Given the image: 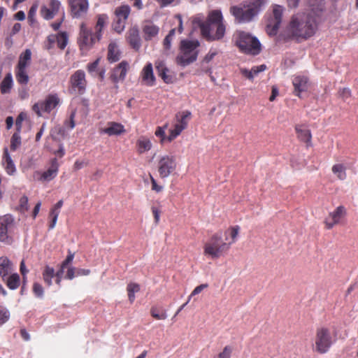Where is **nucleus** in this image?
<instances>
[{
  "mask_svg": "<svg viewBox=\"0 0 358 358\" xmlns=\"http://www.w3.org/2000/svg\"><path fill=\"white\" fill-rule=\"evenodd\" d=\"M97 39V34H92V31L89 29L85 24L80 26V36L78 40L79 47L81 50H88L95 43Z\"/></svg>",
  "mask_w": 358,
  "mask_h": 358,
  "instance_id": "12",
  "label": "nucleus"
},
{
  "mask_svg": "<svg viewBox=\"0 0 358 358\" xmlns=\"http://www.w3.org/2000/svg\"><path fill=\"white\" fill-rule=\"evenodd\" d=\"M64 270V269H62L60 267V269L57 273L55 272V277L56 278L55 282L58 285H60V284H61L62 277V274H63Z\"/></svg>",
  "mask_w": 358,
  "mask_h": 358,
  "instance_id": "63",
  "label": "nucleus"
},
{
  "mask_svg": "<svg viewBox=\"0 0 358 358\" xmlns=\"http://www.w3.org/2000/svg\"><path fill=\"white\" fill-rule=\"evenodd\" d=\"M150 181L152 185V190L156 192H160L163 189V187L161 185H159L157 183L156 180L150 175Z\"/></svg>",
  "mask_w": 358,
  "mask_h": 358,
  "instance_id": "58",
  "label": "nucleus"
},
{
  "mask_svg": "<svg viewBox=\"0 0 358 358\" xmlns=\"http://www.w3.org/2000/svg\"><path fill=\"white\" fill-rule=\"evenodd\" d=\"M27 68L15 67V74L17 82L20 85H27L29 81Z\"/></svg>",
  "mask_w": 358,
  "mask_h": 358,
  "instance_id": "29",
  "label": "nucleus"
},
{
  "mask_svg": "<svg viewBox=\"0 0 358 358\" xmlns=\"http://www.w3.org/2000/svg\"><path fill=\"white\" fill-rule=\"evenodd\" d=\"M252 71L255 76L257 75L259 72L264 71L266 69V66L265 64H262L259 66H256L252 67Z\"/></svg>",
  "mask_w": 358,
  "mask_h": 358,
  "instance_id": "62",
  "label": "nucleus"
},
{
  "mask_svg": "<svg viewBox=\"0 0 358 358\" xmlns=\"http://www.w3.org/2000/svg\"><path fill=\"white\" fill-rule=\"evenodd\" d=\"M2 280L12 290L17 289L20 285V278L17 273H11L10 275L6 276L5 280Z\"/></svg>",
  "mask_w": 358,
  "mask_h": 358,
  "instance_id": "31",
  "label": "nucleus"
},
{
  "mask_svg": "<svg viewBox=\"0 0 358 358\" xmlns=\"http://www.w3.org/2000/svg\"><path fill=\"white\" fill-rule=\"evenodd\" d=\"M236 45L241 52L245 53L257 55L261 51V43L259 40L245 31L237 33Z\"/></svg>",
  "mask_w": 358,
  "mask_h": 358,
  "instance_id": "4",
  "label": "nucleus"
},
{
  "mask_svg": "<svg viewBox=\"0 0 358 358\" xmlns=\"http://www.w3.org/2000/svg\"><path fill=\"white\" fill-rule=\"evenodd\" d=\"M129 69V63L127 61H122L111 71L110 79L113 83L123 81L127 76Z\"/></svg>",
  "mask_w": 358,
  "mask_h": 358,
  "instance_id": "16",
  "label": "nucleus"
},
{
  "mask_svg": "<svg viewBox=\"0 0 358 358\" xmlns=\"http://www.w3.org/2000/svg\"><path fill=\"white\" fill-rule=\"evenodd\" d=\"M36 10H37V5H36V4L33 5L29 10L28 20L31 22H33L35 20L34 17H35V15L36 13Z\"/></svg>",
  "mask_w": 358,
  "mask_h": 358,
  "instance_id": "56",
  "label": "nucleus"
},
{
  "mask_svg": "<svg viewBox=\"0 0 358 358\" xmlns=\"http://www.w3.org/2000/svg\"><path fill=\"white\" fill-rule=\"evenodd\" d=\"M168 127V124H166L163 127H157L155 134L157 137L160 138V143L164 144L166 142H168V136H166L165 134V130Z\"/></svg>",
  "mask_w": 358,
  "mask_h": 358,
  "instance_id": "43",
  "label": "nucleus"
},
{
  "mask_svg": "<svg viewBox=\"0 0 358 358\" xmlns=\"http://www.w3.org/2000/svg\"><path fill=\"white\" fill-rule=\"evenodd\" d=\"M267 0H252L248 5L251 8H255L258 14L261 7L264 6Z\"/></svg>",
  "mask_w": 358,
  "mask_h": 358,
  "instance_id": "52",
  "label": "nucleus"
},
{
  "mask_svg": "<svg viewBox=\"0 0 358 358\" xmlns=\"http://www.w3.org/2000/svg\"><path fill=\"white\" fill-rule=\"evenodd\" d=\"M60 7V2L57 0H50L49 8L43 6L41 8V15L46 20H50L58 13Z\"/></svg>",
  "mask_w": 358,
  "mask_h": 358,
  "instance_id": "23",
  "label": "nucleus"
},
{
  "mask_svg": "<svg viewBox=\"0 0 358 358\" xmlns=\"http://www.w3.org/2000/svg\"><path fill=\"white\" fill-rule=\"evenodd\" d=\"M339 94L341 98L345 101L351 96V90L349 88H343L339 90Z\"/></svg>",
  "mask_w": 358,
  "mask_h": 358,
  "instance_id": "57",
  "label": "nucleus"
},
{
  "mask_svg": "<svg viewBox=\"0 0 358 358\" xmlns=\"http://www.w3.org/2000/svg\"><path fill=\"white\" fill-rule=\"evenodd\" d=\"M71 14L73 17H80L85 15L88 10L87 0H68Z\"/></svg>",
  "mask_w": 358,
  "mask_h": 358,
  "instance_id": "15",
  "label": "nucleus"
},
{
  "mask_svg": "<svg viewBox=\"0 0 358 358\" xmlns=\"http://www.w3.org/2000/svg\"><path fill=\"white\" fill-rule=\"evenodd\" d=\"M126 39L132 49L136 52L140 50L142 45V41L137 27H131L128 30Z\"/></svg>",
  "mask_w": 358,
  "mask_h": 358,
  "instance_id": "17",
  "label": "nucleus"
},
{
  "mask_svg": "<svg viewBox=\"0 0 358 358\" xmlns=\"http://www.w3.org/2000/svg\"><path fill=\"white\" fill-rule=\"evenodd\" d=\"M15 229L13 217L7 214L0 217V241L10 243Z\"/></svg>",
  "mask_w": 358,
  "mask_h": 358,
  "instance_id": "8",
  "label": "nucleus"
},
{
  "mask_svg": "<svg viewBox=\"0 0 358 358\" xmlns=\"http://www.w3.org/2000/svg\"><path fill=\"white\" fill-rule=\"evenodd\" d=\"M68 42V36L65 32H61L57 35V47L61 50H64Z\"/></svg>",
  "mask_w": 358,
  "mask_h": 358,
  "instance_id": "44",
  "label": "nucleus"
},
{
  "mask_svg": "<svg viewBox=\"0 0 358 358\" xmlns=\"http://www.w3.org/2000/svg\"><path fill=\"white\" fill-rule=\"evenodd\" d=\"M142 83L147 86H153L155 84V77L153 73L152 64L148 63L141 72Z\"/></svg>",
  "mask_w": 358,
  "mask_h": 358,
  "instance_id": "20",
  "label": "nucleus"
},
{
  "mask_svg": "<svg viewBox=\"0 0 358 358\" xmlns=\"http://www.w3.org/2000/svg\"><path fill=\"white\" fill-rule=\"evenodd\" d=\"M58 169L59 163L57 159L56 158L52 159L50 168L42 173L40 180L42 181H50L52 180L56 177Z\"/></svg>",
  "mask_w": 358,
  "mask_h": 358,
  "instance_id": "24",
  "label": "nucleus"
},
{
  "mask_svg": "<svg viewBox=\"0 0 358 358\" xmlns=\"http://www.w3.org/2000/svg\"><path fill=\"white\" fill-rule=\"evenodd\" d=\"M177 168L176 158L173 155L161 156L157 162V170L161 178H166L175 172Z\"/></svg>",
  "mask_w": 358,
  "mask_h": 358,
  "instance_id": "10",
  "label": "nucleus"
},
{
  "mask_svg": "<svg viewBox=\"0 0 358 358\" xmlns=\"http://www.w3.org/2000/svg\"><path fill=\"white\" fill-rule=\"evenodd\" d=\"M99 62L100 58H97L95 61L87 65V70L90 74L93 75L94 73L98 72Z\"/></svg>",
  "mask_w": 358,
  "mask_h": 358,
  "instance_id": "50",
  "label": "nucleus"
},
{
  "mask_svg": "<svg viewBox=\"0 0 358 358\" xmlns=\"http://www.w3.org/2000/svg\"><path fill=\"white\" fill-rule=\"evenodd\" d=\"M59 103L60 99L57 94H50L44 100L34 103L32 110L38 117H41L43 113H50Z\"/></svg>",
  "mask_w": 358,
  "mask_h": 358,
  "instance_id": "9",
  "label": "nucleus"
},
{
  "mask_svg": "<svg viewBox=\"0 0 358 358\" xmlns=\"http://www.w3.org/2000/svg\"><path fill=\"white\" fill-rule=\"evenodd\" d=\"M63 206V201L59 200L50 210L49 216L52 218V221L49 224V229H52L57 223V220L60 212V208Z\"/></svg>",
  "mask_w": 358,
  "mask_h": 358,
  "instance_id": "30",
  "label": "nucleus"
},
{
  "mask_svg": "<svg viewBox=\"0 0 358 358\" xmlns=\"http://www.w3.org/2000/svg\"><path fill=\"white\" fill-rule=\"evenodd\" d=\"M151 210L154 216L155 223L156 224H159L160 220L161 210L158 207L155 206H152L151 207Z\"/></svg>",
  "mask_w": 358,
  "mask_h": 358,
  "instance_id": "54",
  "label": "nucleus"
},
{
  "mask_svg": "<svg viewBox=\"0 0 358 358\" xmlns=\"http://www.w3.org/2000/svg\"><path fill=\"white\" fill-rule=\"evenodd\" d=\"M24 120V116L22 113H20L15 120L16 132L20 133L22 122Z\"/></svg>",
  "mask_w": 358,
  "mask_h": 358,
  "instance_id": "55",
  "label": "nucleus"
},
{
  "mask_svg": "<svg viewBox=\"0 0 358 358\" xmlns=\"http://www.w3.org/2000/svg\"><path fill=\"white\" fill-rule=\"evenodd\" d=\"M294 94L300 97V94L308 89V78L304 76H296L292 80Z\"/></svg>",
  "mask_w": 358,
  "mask_h": 358,
  "instance_id": "22",
  "label": "nucleus"
},
{
  "mask_svg": "<svg viewBox=\"0 0 358 358\" xmlns=\"http://www.w3.org/2000/svg\"><path fill=\"white\" fill-rule=\"evenodd\" d=\"M108 20V17L106 14L99 15L97 16V21L95 26L96 34H97V39L99 40L101 36L102 29L106 26Z\"/></svg>",
  "mask_w": 358,
  "mask_h": 358,
  "instance_id": "35",
  "label": "nucleus"
},
{
  "mask_svg": "<svg viewBox=\"0 0 358 358\" xmlns=\"http://www.w3.org/2000/svg\"><path fill=\"white\" fill-rule=\"evenodd\" d=\"M43 280L48 287L52 285V280L55 278V269L49 266H45L43 273Z\"/></svg>",
  "mask_w": 358,
  "mask_h": 358,
  "instance_id": "37",
  "label": "nucleus"
},
{
  "mask_svg": "<svg viewBox=\"0 0 358 358\" xmlns=\"http://www.w3.org/2000/svg\"><path fill=\"white\" fill-rule=\"evenodd\" d=\"M69 92L72 94L83 95L85 93L87 86L86 75L83 70L76 71L69 78Z\"/></svg>",
  "mask_w": 358,
  "mask_h": 358,
  "instance_id": "7",
  "label": "nucleus"
},
{
  "mask_svg": "<svg viewBox=\"0 0 358 358\" xmlns=\"http://www.w3.org/2000/svg\"><path fill=\"white\" fill-rule=\"evenodd\" d=\"M283 7L275 4L273 6L272 13L268 17L266 31L269 36L276 35L282 22Z\"/></svg>",
  "mask_w": 358,
  "mask_h": 358,
  "instance_id": "11",
  "label": "nucleus"
},
{
  "mask_svg": "<svg viewBox=\"0 0 358 358\" xmlns=\"http://www.w3.org/2000/svg\"><path fill=\"white\" fill-rule=\"evenodd\" d=\"M143 38L146 41H150L155 38L159 32V28L152 22H145L142 27Z\"/></svg>",
  "mask_w": 358,
  "mask_h": 358,
  "instance_id": "19",
  "label": "nucleus"
},
{
  "mask_svg": "<svg viewBox=\"0 0 358 358\" xmlns=\"http://www.w3.org/2000/svg\"><path fill=\"white\" fill-rule=\"evenodd\" d=\"M202 36L207 41H220L224 36L226 27L223 23V17L219 10L209 13L207 20L199 24Z\"/></svg>",
  "mask_w": 358,
  "mask_h": 358,
  "instance_id": "3",
  "label": "nucleus"
},
{
  "mask_svg": "<svg viewBox=\"0 0 358 358\" xmlns=\"http://www.w3.org/2000/svg\"><path fill=\"white\" fill-rule=\"evenodd\" d=\"M241 73H242L244 76H245L247 78H248V79H250V80L253 79V78H254V76H255V75H254V73H253V72H252V69H251V70H248V69H241Z\"/></svg>",
  "mask_w": 358,
  "mask_h": 358,
  "instance_id": "64",
  "label": "nucleus"
},
{
  "mask_svg": "<svg viewBox=\"0 0 358 358\" xmlns=\"http://www.w3.org/2000/svg\"><path fill=\"white\" fill-rule=\"evenodd\" d=\"M10 318V312L8 310L0 306V326L5 324Z\"/></svg>",
  "mask_w": 358,
  "mask_h": 358,
  "instance_id": "47",
  "label": "nucleus"
},
{
  "mask_svg": "<svg viewBox=\"0 0 358 358\" xmlns=\"http://www.w3.org/2000/svg\"><path fill=\"white\" fill-rule=\"evenodd\" d=\"M234 348L231 345H226L222 352L215 356L214 358H231Z\"/></svg>",
  "mask_w": 358,
  "mask_h": 358,
  "instance_id": "46",
  "label": "nucleus"
},
{
  "mask_svg": "<svg viewBox=\"0 0 358 358\" xmlns=\"http://www.w3.org/2000/svg\"><path fill=\"white\" fill-rule=\"evenodd\" d=\"M12 87H13V78H12V76L10 73H8L6 75V76L4 77V78L3 79V80L1 83V86H0L1 92L2 94L9 93Z\"/></svg>",
  "mask_w": 358,
  "mask_h": 358,
  "instance_id": "38",
  "label": "nucleus"
},
{
  "mask_svg": "<svg viewBox=\"0 0 358 358\" xmlns=\"http://www.w3.org/2000/svg\"><path fill=\"white\" fill-rule=\"evenodd\" d=\"M19 210L21 213H25L29 210L28 198L23 196L19 201Z\"/></svg>",
  "mask_w": 358,
  "mask_h": 358,
  "instance_id": "49",
  "label": "nucleus"
},
{
  "mask_svg": "<svg viewBox=\"0 0 358 358\" xmlns=\"http://www.w3.org/2000/svg\"><path fill=\"white\" fill-rule=\"evenodd\" d=\"M136 148L139 154H143L151 149V141L145 136H141L136 141Z\"/></svg>",
  "mask_w": 358,
  "mask_h": 358,
  "instance_id": "32",
  "label": "nucleus"
},
{
  "mask_svg": "<svg viewBox=\"0 0 358 358\" xmlns=\"http://www.w3.org/2000/svg\"><path fill=\"white\" fill-rule=\"evenodd\" d=\"M150 315L156 320H165L167 317L166 310L156 306L151 307Z\"/></svg>",
  "mask_w": 358,
  "mask_h": 358,
  "instance_id": "41",
  "label": "nucleus"
},
{
  "mask_svg": "<svg viewBox=\"0 0 358 358\" xmlns=\"http://www.w3.org/2000/svg\"><path fill=\"white\" fill-rule=\"evenodd\" d=\"M121 52L118 45L115 42L109 43L108 47L107 59L110 63H114L120 60Z\"/></svg>",
  "mask_w": 358,
  "mask_h": 358,
  "instance_id": "26",
  "label": "nucleus"
},
{
  "mask_svg": "<svg viewBox=\"0 0 358 358\" xmlns=\"http://www.w3.org/2000/svg\"><path fill=\"white\" fill-rule=\"evenodd\" d=\"M31 59V52L29 49H26L19 57L17 67L27 68Z\"/></svg>",
  "mask_w": 358,
  "mask_h": 358,
  "instance_id": "34",
  "label": "nucleus"
},
{
  "mask_svg": "<svg viewBox=\"0 0 358 358\" xmlns=\"http://www.w3.org/2000/svg\"><path fill=\"white\" fill-rule=\"evenodd\" d=\"M230 12L239 23L248 22L257 15V10L251 8L249 6L244 8L232 6L230 8Z\"/></svg>",
  "mask_w": 358,
  "mask_h": 358,
  "instance_id": "13",
  "label": "nucleus"
},
{
  "mask_svg": "<svg viewBox=\"0 0 358 358\" xmlns=\"http://www.w3.org/2000/svg\"><path fill=\"white\" fill-rule=\"evenodd\" d=\"M331 171L337 176L338 179L341 180L346 179V168L343 164H334L331 168Z\"/></svg>",
  "mask_w": 358,
  "mask_h": 358,
  "instance_id": "39",
  "label": "nucleus"
},
{
  "mask_svg": "<svg viewBox=\"0 0 358 358\" xmlns=\"http://www.w3.org/2000/svg\"><path fill=\"white\" fill-rule=\"evenodd\" d=\"M13 270V265L11 261L7 257H0V276L2 280H5L6 276L9 275Z\"/></svg>",
  "mask_w": 358,
  "mask_h": 358,
  "instance_id": "25",
  "label": "nucleus"
},
{
  "mask_svg": "<svg viewBox=\"0 0 358 358\" xmlns=\"http://www.w3.org/2000/svg\"><path fill=\"white\" fill-rule=\"evenodd\" d=\"M322 8L315 12L299 13L292 17L287 31L289 38L308 39L313 36L317 29V20Z\"/></svg>",
  "mask_w": 358,
  "mask_h": 358,
  "instance_id": "1",
  "label": "nucleus"
},
{
  "mask_svg": "<svg viewBox=\"0 0 358 358\" xmlns=\"http://www.w3.org/2000/svg\"><path fill=\"white\" fill-rule=\"evenodd\" d=\"M217 55V51L216 50L210 49L208 53L205 56L204 61L206 62H210L216 55Z\"/></svg>",
  "mask_w": 358,
  "mask_h": 358,
  "instance_id": "60",
  "label": "nucleus"
},
{
  "mask_svg": "<svg viewBox=\"0 0 358 358\" xmlns=\"http://www.w3.org/2000/svg\"><path fill=\"white\" fill-rule=\"evenodd\" d=\"M3 165L8 175H13L16 171L15 166L8 153V148H6L3 150Z\"/></svg>",
  "mask_w": 358,
  "mask_h": 358,
  "instance_id": "27",
  "label": "nucleus"
},
{
  "mask_svg": "<svg viewBox=\"0 0 358 358\" xmlns=\"http://www.w3.org/2000/svg\"><path fill=\"white\" fill-rule=\"evenodd\" d=\"M184 129V128H182L181 126H179L177 123H176L174 124L173 128L170 129L169 131V134L168 136V142L171 143V141H173L182 133V131Z\"/></svg>",
  "mask_w": 358,
  "mask_h": 358,
  "instance_id": "42",
  "label": "nucleus"
},
{
  "mask_svg": "<svg viewBox=\"0 0 358 358\" xmlns=\"http://www.w3.org/2000/svg\"><path fill=\"white\" fill-rule=\"evenodd\" d=\"M334 343L330 330L327 327L317 329L314 350L320 354H324L329 351Z\"/></svg>",
  "mask_w": 358,
  "mask_h": 358,
  "instance_id": "6",
  "label": "nucleus"
},
{
  "mask_svg": "<svg viewBox=\"0 0 358 358\" xmlns=\"http://www.w3.org/2000/svg\"><path fill=\"white\" fill-rule=\"evenodd\" d=\"M73 257L74 254L69 252L65 260L62 263L61 268L62 269H64L67 266V265L73 261Z\"/></svg>",
  "mask_w": 358,
  "mask_h": 358,
  "instance_id": "59",
  "label": "nucleus"
},
{
  "mask_svg": "<svg viewBox=\"0 0 358 358\" xmlns=\"http://www.w3.org/2000/svg\"><path fill=\"white\" fill-rule=\"evenodd\" d=\"M240 230L239 226L229 227L224 233L225 241L222 240V231L214 234L204 244L203 254L212 259H218L227 252L231 245L236 242Z\"/></svg>",
  "mask_w": 358,
  "mask_h": 358,
  "instance_id": "2",
  "label": "nucleus"
},
{
  "mask_svg": "<svg viewBox=\"0 0 358 358\" xmlns=\"http://www.w3.org/2000/svg\"><path fill=\"white\" fill-rule=\"evenodd\" d=\"M294 129L298 139L305 143L307 147L311 146L312 134L310 130L302 124H296Z\"/></svg>",
  "mask_w": 358,
  "mask_h": 358,
  "instance_id": "21",
  "label": "nucleus"
},
{
  "mask_svg": "<svg viewBox=\"0 0 358 358\" xmlns=\"http://www.w3.org/2000/svg\"><path fill=\"white\" fill-rule=\"evenodd\" d=\"M33 292L36 296L42 298L43 296V287L38 282H34L33 284Z\"/></svg>",
  "mask_w": 358,
  "mask_h": 358,
  "instance_id": "51",
  "label": "nucleus"
},
{
  "mask_svg": "<svg viewBox=\"0 0 358 358\" xmlns=\"http://www.w3.org/2000/svg\"><path fill=\"white\" fill-rule=\"evenodd\" d=\"M125 25H126L125 21H124L122 20H119L116 17L115 18L113 24L114 30L117 33H121L124 30Z\"/></svg>",
  "mask_w": 358,
  "mask_h": 358,
  "instance_id": "48",
  "label": "nucleus"
},
{
  "mask_svg": "<svg viewBox=\"0 0 358 358\" xmlns=\"http://www.w3.org/2000/svg\"><path fill=\"white\" fill-rule=\"evenodd\" d=\"M127 291L128 293V299L130 303H133L135 300V293L140 291V285L135 282H130L127 285Z\"/></svg>",
  "mask_w": 358,
  "mask_h": 358,
  "instance_id": "40",
  "label": "nucleus"
},
{
  "mask_svg": "<svg viewBox=\"0 0 358 358\" xmlns=\"http://www.w3.org/2000/svg\"><path fill=\"white\" fill-rule=\"evenodd\" d=\"M125 132L124 126L117 122H108L106 127L99 129L100 134H107L109 136H120Z\"/></svg>",
  "mask_w": 358,
  "mask_h": 358,
  "instance_id": "18",
  "label": "nucleus"
},
{
  "mask_svg": "<svg viewBox=\"0 0 358 358\" xmlns=\"http://www.w3.org/2000/svg\"><path fill=\"white\" fill-rule=\"evenodd\" d=\"M155 68L157 71L159 76L162 78V79L166 83H171L173 82V78L171 76L166 74L168 72V69L166 67L165 64L162 61H157L155 62Z\"/></svg>",
  "mask_w": 358,
  "mask_h": 358,
  "instance_id": "28",
  "label": "nucleus"
},
{
  "mask_svg": "<svg viewBox=\"0 0 358 358\" xmlns=\"http://www.w3.org/2000/svg\"><path fill=\"white\" fill-rule=\"evenodd\" d=\"M208 287V284H201L194 288V289L192 292L191 294L188 296V301H190L192 296L196 295L201 292L205 288Z\"/></svg>",
  "mask_w": 358,
  "mask_h": 358,
  "instance_id": "53",
  "label": "nucleus"
},
{
  "mask_svg": "<svg viewBox=\"0 0 358 358\" xmlns=\"http://www.w3.org/2000/svg\"><path fill=\"white\" fill-rule=\"evenodd\" d=\"M191 113L188 110L177 113L176 115V123L185 129L188 125L189 120L191 119Z\"/></svg>",
  "mask_w": 358,
  "mask_h": 358,
  "instance_id": "33",
  "label": "nucleus"
},
{
  "mask_svg": "<svg viewBox=\"0 0 358 358\" xmlns=\"http://www.w3.org/2000/svg\"><path fill=\"white\" fill-rule=\"evenodd\" d=\"M347 215V210L345 206H339L334 211L330 212L324 220L325 228L332 229L335 225L340 223L341 220Z\"/></svg>",
  "mask_w": 358,
  "mask_h": 358,
  "instance_id": "14",
  "label": "nucleus"
},
{
  "mask_svg": "<svg viewBox=\"0 0 358 358\" xmlns=\"http://www.w3.org/2000/svg\"><path fill=\"white\" fill-rule=\"evenodd\" d=\"M130 7L128 5H122L119 6L115 10V17L127 22V20L130 14Z\"/></svg>",
  "mask_w": 358,
  "mask_h": 358,
  "instance_id": "36",
  "label": "nucleus"
},
{
  "mask_svg": "<svg viewBox=\"0 0 358 358\" xmlns=\"http://www.w3.org/2000/svg\"><path fill=\"white\" fill-rule=\"evenodd\" d=\"M21 145V136L20 133L15 132L10 139V150L15 151Z\"/></svg>",
  "mask_w": 358,
  "mask_h": 358,
  "instance_id": "45",
  "label": "nucleus"
},
{
  "mask_svg": "<svg viewBox=\"0 0 358 358\" xmlns=\"http://www.w3.org/2000/svg\"><path fill=\"white\" fill-rule=\"evenodd\" d=\"M76 275V269L73 267H71L68 269L66 275V278L69 280H72L74 278Z\"/></svg>",
  "mask_w": 358,
  "mask_h": 358,
  "instance_id": "61",
  "label": "nucleus"
},
{
  "mask_svg": "<svg viewBox=\"0 0 358 358\" xmlns=\"http://www.w3.org/2000/svg\"><path fill=\"white\" fill-rule=\"evenodd\" d=\"M199 45L198 41L183 40L180 43V54L177 56V63L185 66L196 61L198 55L196 48Z\"/></svg>",
  "mask_w": 358,
  "mask_h": 358,
  "instance_id": "5",
  "label": "nucleus"
}]
</instances>
